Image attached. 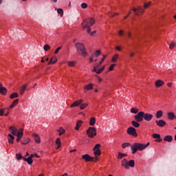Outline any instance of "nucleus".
Instances as JSON below:
<instances>
[{
	"mask_svg": "<svg viewBox=\"0 0 176 176\" xmlns=\"http://www.w3.org/2000/svg\"><path fill=\"white\" fill-rule=\"evenodd\" d=\"M105 58H107V55H103V58L102 59V61L99 63V65H101V64H102V62L104 61V60H105Z\"/></svg>",
	"mask_w": 176,
	"mask_h": 176,
	"instance_id": "5fc2aeb1",
	"label": "nucleus"
},
{
	"mask_svg": "<svg viewBox=\"0 0 176 176\" xmlns=\"http://www.w3.org/2000/svg\"><path fill=\"white\" fill-rule=\"evenodd\" d=\"M91 26H88L87 28V32L88 34H90V32H91Z\"/></svg>",
	"mask_w": 176,
	"mask_h": 176,
	"instance_id": "6e6d98bb",
	"label": "nucleus"
},
{
	"mask_svg": "<svg viewBox=\"0 0 176 176\" xmlns=\"http://www.w3.org/2000/svg\"><path fill=\"white\" fill-rule=\"evenodd\" d=\"M24 135V132H23V129H20L18 131V133L16 134L17 138H16V142H19L20 140L23 138V135Z\"/></svg>",
	"mask_w": 176,
	"mask_h": 176,
	"instance_id": "1a4fd4ad",
	"label": "nucleus"
},
{
	"mask_svg": "<svg viewBox=\"0 0 176 176\" xmlns=\"http://www.w3.org/2000/svg\"><path fill=\"white\" fill-rule=\"evenodd\" d=\"M26 89H27V84H25L20 89V91H19L20 94L21 95L24 94V91H25Z\"/></svg>",
	"mask_w": 176,
	"mask_h": 176,
	"instance_id": "412c9836",
	"label": "nucleus"
},
{
	"mask_svg": "<svg viewBox=\"0 0 176 176\" xmlns=\"http://www.w3.org/2000/svg\"><path fill=\"white\" fill-rule=\"evenodd\" d=\"M57 131L59 133V135H63V134L65 133V130L63 129V127H60L59 129L57 130Z\"/></svg>",
	"mask_w": 176,
	"mask_h": 176,
	"instance_id": "c756f323",
	"label": "nucleus"
},
{
	"mask_svg": "<svg viewBox=\"0 0 176 176\" xmlns=\"http://www.w3.org/2000/svg\"><path fill=\"white\" fill-rule=\"evenodd\" d=\"M151 2L144 3V9H146V8H148V6H151Z\"/></svg>",
	"mask_w": 176,
	"mask_h": 176,
	"instance_id": "3c124183",
	"label": "nucleus"
},
{
	"mask_svg": "<svg viewBox=\"0 0 176 176\" xmlns=\"http://www.w3.org/2000/svg\"><path fill=\"white\" fill-rule=\"evenodd\" d=\"M144 9L141 8V6L138 7V13H143Z\"/></svg>",
	"mask_w": 176,
	"mask_h": 176,
	"instance_id": "864d4df0",
	"label": "nucleus"
},
{
	"mask_svg": "<svg viewBox=\"0 0 176 176\" xmlns=\"http://www.w3.org/2000/svg\"><path fill=\"white\" fill-rule=\"evenodd\" d=\"M55 143L56 145H58V146H61V139H60V138H58L55 141Z\"/></svg>",
	"mask_w": 176,
	"mask_h": 176,
	"instance_id": "4c0bfd02",
	"label": "nucleus"
},
{
	"mask_svg": "<svg viewBox=\"0 0 176 176\" xmlns=\"http://www.w3.org/2000/svg\"><path fill=\"white\" fill-rule=\"evenodd\" d=\"M23 159L25 162H28V164L31 165L32 164V163H34V161L30 157H28V158L23 157Z\"/></svg>",
	"mask_w": 176,
	"mask_h": 176,
	"instance_id": "a211bd4d",
	"label": "nucleus"
},
{
	"mask_svg": "<svg viewBox=\"0 0 176 176\" xmlns=\"http://www.w3.org/2000/svg\"><path fill=\"white\" fill-rule=\"evenodd\" d=\"M32 137L36 144H41V138L37 133H33Z\"/></svg>",
	"mask_w": 176,
	"mask_h": 176,
	"instance_id": "4468645a",
	"label": "nucleus"
},
{
	"mask_svg": "<svg viewBox=\"0 0 176 176\" xmlns=\"http://www.w3.org/2000/svg\"><path fill=\"white\" fill-rule=\"evenodd\" d=\"M174 47H175V43H174V42H172L171 44L169 45V49H170V50H173Z\"/></svg>",
	"mask_w": 176,
	"mask_h": 176,
	"instance_id": "c03bdc74",
	"label": "nucleus"
},
{
	"mask_svg": "<svg viewBox=\"0 0 176 176\" xmlns=\"http://www.w3.org/2000/svg\"><path fill=\"white\" fill-rule=\"evenodd\" d=\"M155 123L157 126H159V127H164V126L166 124V122L163 120H156Z\"/></svg>",
	"mask_w": 176,
	"mask_h": 176,
	"instance_id": "f8f14e48",
	"label": "nucleus"
},
{
	"mask_svg": "<svg viewBox=\"0 0 176 176\" xmlns=\"http://www.w3.org/2000/svg\"><path fill=\"white\" fill-rule=\"evenodd\" d=\"M96 23V21L93 19V18H88L87 19H85L82 23V27L83 30L87 28L88 26L91 27L94 23Z\"/></svg>",
	"mask_w": 176,
	"mask_h": 176,
	"instance_id": "39448f33",
	"label": "nucleus"
},
{
	"mask_svg": "<svg viewBox=\"0 0 176 176\" xmlns=\"http://www.w3.org/2000/svg\"><path fill=\"white\" fill-rule=\"evenodd\" d=\"M135 166V162L133 160L128 161V167H134Z\"/></svg>",
	"mask_w": 176,
	"mask_h": 176,
	"instance_id": "5701e85b",
	"label": "nucleus"
},
{
	"mask_svg": "<svg viewBox=\"0 0 176 176\" xmlns=\"http://www.w3.org/2000/svg\"><path fill=\"white\" fill-rule=\"evenodd\" d=\"M118 57H119V54H116L111 59L112 63H116L118 61Z\"/></svg>",
	"mask_w": 176,
	"mask_h": 176,
	"instance_id": "7c9ffc66",
	"label": "nucleus"
},
{
	"mask_svg": "<svg viewBox=\"0 0 176 176\" xmlns=\"http://www.w3.org/2000/svg\"><path fill=\"white\" fill-rule=\"evenodd\" d=\"M29 157L32 160L33 157H35V154L30 155V156H29Z\"/></svg>",
	"mask_w": 176,
	"mask_h": 176,
	"instance_id": "0e129e2a",
	"label": "nucleus"
},
{
	"mask_svg": "<svg viewBox=\"0 0 176 176\" xmlns=\"http://www.w3.org/2000/svg\"><path fill=\"white\" fill-rule=\"evenodd\" d=\"M164 141H166V142H171L173 141L172 135H166L164 138Z\"/></svg>",
	"mask_w": 176,
	"mask_h": 176,
	"instance_id": "6ab92c4d",
	"label": "nucleus"
},
{
	"mask_svg": "<svg viewBox=\"0 0 176 176\" xmlns=\"http://www.w3.org/2000/svg\"><path fill=\"white\" fill-rule=\"evenodd\" d=\"M21 144H22L23 145H27V144H28V142H30V138H25L24 140H23V141H21Z\"/></svg>",
	"mask_w": 176,
	"mask_h": 176,
	"instance_id": "bb28decb",
	"label": "nucleus"
},
{
	"mask_svg": "<svg viewBox=\"0 0 176 176\" xmlns=\"http://www.w3.org/2000/svg\"><path fill=\"white\" fill-rule=\"evenodd\" d=\"M126 132L129 135H133V137H137L138 135V134H137V131L133 126L128 128Z\"/></svg>",
	"mask_w": 176,
	"mask_h": 176,
	"instance_id": "0eeeda50",
	"label": "nucleus"
},
{
	"mask_svg": "<svg viewBox=\"0 0 176 176\" xmlns=\"http://www.w3.org/2000/svg\"><path fill=\"white\" fill-rule=\"evenodd\" d=\"M149 144H150L149 142H148V143L146 144H143V148H144V150L146 149V148H148V146H149Z\"/></svg>",
	"mask_w": 176,
	"mask_h": 176,
	"instance_id": "4d7b16f0",
	"label": "nucleus"
},
{
	"mask_svg": "<svg viewBox=\"0 0 176 176\" xmlns=\"http://www.w3.org/2000/svg\"><path fill=\"white\" fill-rule=\"evenodd\" d=\"M53 58V59L51 60L52 64H56V63H57V58L54 57V58Z\"/></svg>",
	"mask_w": 176,
	"mask_h": 176,
	"instance_id": "de8ad7c7",
	"label": "nucleus"
},
{
	"mask_svg": "<svg viewBox=\"0 0 176 176\" xmlns=\"http://www.w3.org/2000/svg\"><path fill=\"white\" fill-rule=\"evenodd\" d=\"M55 10H57V13L58 14H60V17H63V14H64V11L63 10V9L61 8H56Z\"/></svg>",
	"mask_w": 176,
	"mask_h": 176,
	"instance_id": "a878e982",
	"label": "nucleus"
},
{
	"mask_svg": "<svg viewBox=\"0 0 176 176\" xmlns=\"http://www.w3.org/2000/svg\"><path fill=\"white\" fill-rule=\"evenodd\" d=\"M161 137H162V135H160V134H159V133L153 134V138H155V141L157 142H162L163 141L162 139H160Z\"/></svg>",
	"mask_w": 176,
	"mask_h": 176,
	"instance_id": "ddd939ff",
	"label": "nucleus"
},
{
	"mask_svg": "<svg viewBox=\"0 0 176 176\" xmlns=\"http://www.w3.org/2000/svg\"><path fill=\"white\" fill-rule=\"evenodd\" d=\"M119 34L120 35H123V30H120L119 31Z\"/></svg>",
	"mask_w": 176,
	"mask_h": 176,
	"instance_id": "338daca9",
	"label": "nucleus"
},
{
	"mask_svg": "<svg viewBox=\"0 0 176 176\" xmlns=\"http://www.w3.org/2000/svg\"><path fill=\"white\" fill-rule=\"evenodd\" d=\"M81 8L82 9H87V3H81Z\"/></svg>",
	"mask_w": 176,
	"mask_h": 176,
	"instance_id": "a18cd8bd",
	"label": "nucleus"
},
{
	"mask_svg": "<svg viewBox=\"0 0 176 176\" xmlns=\"http://www.w3.org/2000/svg\"><path fill=\"white\" fill-rule=\"evenodd\" d=\"M87 105H89V104H87V103H81L80 104V109L81 110H83V109H85V108H86V107H87Z\"/></svg>",
	"mask_w": 176,
	"mask_h": 176,
	"instance_id": "473e14b6",
	"label": "nucleus"
},
{
	"mask_svg": "<svg viewBox=\"0 0 176 176\" xmlns=\"http://www.w3.org/2000/svg\"><path fill=\"white\" fill-rule=\"evenodd\" d=\"M89 124L90 126H94L96 124V118L92 117L90 118Z\"/></svg>",
	"mask_w": 176,
	"mask_h": 176,
	"instance_id": "393cba45",
	"label": "nucleus"
},
{
	"mask_svg": "<svg viewBox=\"0 0 176 176\" xmlns=\"http://www.w3.org/2000/svg\"><path fill=\"white\" fill-rule=\"evenodd\" d=\"M127 146H130V143L124 142L122 144V149H126Z\"/></svg>",
	"mask_w": 176,
	"mask_h": 176,
	"instance_id": "c9c22d12",
	"label": "nucleus"
},
{
	"mask_svg": "<svg viewBox=\"0 0 176 176\" xmlns=\"http://www.w3.org/2000/svg\"><path fill=\"white\" fill-rule=\"evenodd\" d=\"M16 157L17 160H21V159H23V155H21V153H16Z\"/></svg>",
	"mask_w": 176,
	"mask_h": 176,
	"instance_id": "79ce46f5",
	"label": "nucleus"
},
{
	"mask_svg": "<svg viewBox=\"0 0 176 176\" xmlns=\"http://www.w3.org/2000/svg\"><path fill=\"white\" fill-rule=\"evenodd\" d=\"M116 50H118L119 52H120V50H121L120 47H119V46L116 47Z\"/></svg>",
	"mask_w": 176,
	"mask_h": 176,
	"instance_id": "69168bd1",
	"label": "nucleus"
},
{
	"mask_svg": "<svg viewBox=\"0 0 176 176\" xmlns=\"http://www.w3.org/2000/svg\"><path fill=\"white\" fill-rule=\"evenodd\" d=\"M124 156H127V154L122 153H118V159H123Z\"/></svg>",
	"mask_w": 176,
	"mask_h": 176,
	"instance_id": "e433bc0d",
	"label": "nucleus"
},
{
	"mask_svg": "<svg viewBox=\"0 0 176 176\" xmlns=\"http://www.w3.org/2000/svg\"><path fill=\"white\" fill-rule=\"evenodd\" d=\"M168 118L169 120H173L175 118V115L173 112L168 113Z\"/></svg>",
	"mask_w": 176,
	"mask_h": 176,
	"instance_id": "aec40b11",
	"label": "nucleus"
},
{
	"mask_svg": "<svg viewBox=\"0 0 176 176\" xmlns=\"http://www.w3.org/2000/svg\"><path fill=\"white\" fill-rule=\"evenodd\" d=\"M84 89H85V91H88V90H92V89H93V84L90 83V84L87 85H85L84 87Z\"/></svg>",
	"mask_w": 176,
	"mask_h": 176,
	"instance_id": "4be33fe9",
	"label": "nucleus"
},
{
	"mask_svg": "<svg viewBox=\"0 0 176 176\" xmlns=\"http://www.w3.org/2000/svg\"><path fill=\"white\" fill-rule=\"evenodd\" d=\"M131 113H135V114L138 113V109L131 108Z\"/></svg>",
	"mask_w": 176,
	"mask_h": 176,
	"instance_id": "58836bf2",
	"label": "nucleus"
},
{
	"mask_svg": "<svg viewBox=\"0 0 176 176\" xmlns=\"http://www.w3.org/2000/svg\"><path fill=\"white\" fill-rule=\"evenodd\" d=\"M92 72H96L97 73V67L96 66L94 67L93 69L91 70Z\"/></svg>",
	"mask_w": 176,
	"mask_h": 176,
	"instance_id": "bf43d9fd",
	"label": "nucleus"
},
{
	"mask_svg": "<svg viewBox=\"0 0 176 176\" xmlns=\"http://www.w3.org/2000/svg\"><path fill=\"white\" fill-rule=\"evenodd\" d=\"M94 56V55H91V57L89 58V63H93V61H94V59L93 58Z\"/></svg>",
	"mask_w": 176,
	"mask_h": 176,
	"instance_id": "13d9d810",
	"label": "nucleus"
},
{
	"mask_svg": "<svg viewBox=\"0 0 176 176\" xmlns=\"http://www.w3.org/2000/svg\"><path fill=\"white\" fill-rule=\"evenodd\" d=\"M83 122L82 120H78L77 124H76V126L75 127L76 130H79V128L80 127V126H82V123Z\"/></svg>",
	"mask_w": 176,
	"mask_h": 176,
	"instance_id": "c85d7f7f",
	"label": "nucleus"
},
{
	"mask_svg": "<svg viewBox=\"0 0 176 176\" xmlns=\"http://www.w3.org/2000/svg\"><path fill=\"white\" fill-rule=\"evenodd\" d=\"M87 135L89 138H94L97 135V130L95 127L89 126L87 130Z\"/></svg>",
	"mask_w": 176,
	"mask_h": 176,
	"instance_id": "423d86ee",
	"label": "nucleus"
},
{
	"mask_svg": "<svg viewBox=\"0 0 176 176\" xmlns=\"http://www.w3.org/2000/svg\"><path fill=\"white\" fill-rule=\"evenodd\" d=\"M17 104H19V99H16L15 100L13 101L12 104H11L10 106V109L14 108V107H16Z\"/></svg>",
	"mask_w": 176,
	"mask_h": 176,
	"instance_id": "b1692460",
	"label": "nucleus"
},
{
	"mask_svg": "<svg viewBox=\"0 0 176 176\" xmlns=\"http://www.w3.org/2000/svg\"><path fill=\"white\" fill-rule=\"evenodd\" d=\"M17 97H19V94H17V93H16V92L12 94L10 96V98H11V99L17 98Z\"/></svg>",
	"mask_w": 176,
	"mask_h": 176,
	"instance_id": "2f4dec72",
	"label": "nucleus"
},
{
	"mask_svg": "<svg viewBox=\"0 0 176 176\" xmlns=\"http://www.w3.org/2000/svg\"><path fill=\"white\" fill-rule=\"evenodd\" d=\"M95 34H96V32L94 31V32H91L90 35H91V36H93Z\"/></svg>",
	"mask_w": 176,
	"mask_h": 176,
	"instance_id": "e2e57ef3",
	"label": "nucleus"
},
{
	"mask_svg": "<svg viewBox=\"0 0 176 176\" xmlns=\"http://www.w3.org/2000/svg\"><path fill=\"white\" fill-rule=\"evenodd\" d=\"M116 65H115V64H112L110 67H109V71H113V68H115V66H116Z\"/></svg>",
	"mask_w": 176,
	"mask_h": 176,
	"instance_id": "8fccbe9b",
	"label": "nucleus"
},
{
	"mask_svg": "<svg viewBox=\"0 0 176 176\" xmlns=\"http://www.w3.org/2000/svg\"><path fill=\"white\" fill-rule=\"evenodd\" d=\"M167 86H168V87H171V86H173V83H172V82H168V83H167Z\"/></svg>",
	"mask_w": 176,
	"mask_h": 176,
	"instance_id": "680f3d73",
	"label": "nucleus"
},
{
	"mask_svg": "<svg viewBox=\"0 0 176 176\" xmlns=\"http://www.w3.org/2000/svg\"><path fill=\"white\" fill-rule=\"evenodd\" d=\"M153 119V116L151 113H145L144 111H140L135 116V120L136 122H142L144 120L146 122H151Z\"/></svg>",
	"mask_w": 176,
	"mask_h": 176,
	"instance_id": "f257e3e1",
	"label": "nucleus"
},
{
	"mask_svg": "<svg viewBox=\"0 0 176 176\" xmlns=\"http://www.w3.org/2000/svg\"><path fill=\"white\" fill-rule=\"evenodd\" d=\"M83 102V99H79L78 100H76L73 104L70 106V108H74L75 107H79Z\"/></svg>",
	"mask_w": 176,
	"mask_h": 176,
	"instance_id": "9d476101",
	"label": "nucleus"
},
{
	"mask_svg": "<svg viewBox=\"0 0 176 176\" xmlns=\"http://www.w3.org/2000/svg\"><path fill=\"white\" fill-rule=\"evenodd\" d=\"M82 159L85 162H94V157H91L89 154H85L82 156Z\"/></svg>",
	"mask_w": 176,
	"mask_h": 176,
	"instance_id": "6e6552de",
	"label": "nucleus"
},
{
	"mask_svg": "<svg viewBox=\"0 0 176 176\" xmlns=\"http://www.w3.org/2000/svg\"><path fill=\"white\" fill-rule=\"evenodd\" d=\"M122 167H124L126 170H129L130 167L128 166V161L126 159H124L121 162Z\"/></svg>",
	"mask_w": 176,
	"mask_h": 176,
	"instance_id": "2eb2a0df",
	"label": "nucleus"
},
{
	"mask_svg": "<svg viewBox=\"0 0 176 176\" xmlns=\"http://www.w3.org/2000/svg\"><path fill=\"white\" fill-rule=\"evenodd\" d=\"M97 161H98V157H94V162H97Z\"/></svg>",
	"mask_w": 176,
	"mask_h": 176,
	"instance_id": "774afa93",
	"label": "nucleus"
},
{
	"mask_svg": "<svg viewBox=\"0 0 176 176\" xmlns=\"http://www.w3.org/2000/svg\"><path fill=\"white\" fill-rule=\"evenodd\" d=\"M76 49L78 52H81V56H83V57H86L87 56V52H86V47H85V45L82 43H76L75 44Z\"/></svg>",
	"mask_w": 176,
	"mask_h": 176,
	"instance_id": "20e7f679",
	"label": "nucleus"
},
{
	"mask_svg": "<svg viewBox=\"0 0 176 176\" xmlns=\"http://www.w3.org/2000/svg\"><path fill=\"white\" fill-rule=\"evenodd\" d=\"M132 125L133 127H140V123L137 120L135 121H132Z\"/></svg>",
	"mask_w": 176,
	"mask_h": 176,
	"instance_id": "72a5a7b5",
	"label": "nucleus"
},
{
	"mask_svg": "<svg viewBox=\"0 0 176 176\" xmlns=\"http://www.w3.org/2000/svg\"><path fill=\"white\" fill-rule=\"evenodd\" d=\"M10 133L8 136L9 138L8 139L9 144H14V135H16L19 133V130L15 126H10L9 127Z\"/></svg>",
	"mask_w": 176,
	"mask_h": 176,
	"instance_id": "f03ea898",
	"label": "nucleus"
},
{
	"mask_svg": "<svg viewBox=\"0 0 176 176\" xmlns=\"http://www.w3.org/2000/svg\"><path fill=\"white\" fill-rule=\"evenodd\" d=\"M102 72V70L101 69H99L98 70H96V74H100Z\"/></svg>",
	"mask_w": 176,
	"mask_h": 176,
	"instance_id": "052dcab7",
	"label": "nucleus"
},
{
	"mask_svg": "<svg viewBox=\"0 0 176 176\" xmlns=\"http://www.w3.org/2000/svg\"><path fill=\"white\" fill-rule=\"evenodd\" d=\"M162 116H163V111L162 110L157 111L155 114V118H157V119H161Z\"/></svg>",
	"mask_w": 176,
	"mask_h": 176,
	"instance_id": "dca6fc26",
	"label": "nucleus"
},
{
	"mask_svg": "<svg viewBox=\"0 0 176 176\" xmlns=\"http://www.w3.org/2000/svg\"><path fill=\"white\" fill-rule=\"evenodd\" d=\"M5 109H6V108L0 109V116H3L5 115Z\"/></svg>",
	"mask_w": 176,
	"mask_h": 176,
	"instance_id": "a19ab883",
	"label": "nucleus"
},
{
	"mask_svg": "<svg viewBox=\"0 0 176 176\" xmlns=\"http://www.w3.org/2000/svg\"><path fill=\"white\" fill-rule=\"evenodd\" d=\"M163 85H164V82L163 80H157L156 82H155V86L156 87H161V86H163Z\"/></svg>",
	"mask_w": 176,
	"mask_h": 176,
	"instance_id": "f3484780",
	"label": "nucleus"
},
{
	"mask_svg": "<svg viewBox=\"0 0 176 176\" xmlns=\"http://www.w3.org/2000/svg\"><path fill=\"white\" fill-rule=\"evenodd\" d=\"M132 10L134 12L135 16H140V13H138V12H137V10H138V8H133Z\"/></svg>",
	"mask_w": 176,
	"mask_h": 176,
	"instance_id": "49530a36",
	"label": "nucleus"
},
{
	"mask_svg": "<svg viewBox=\"0 0 176 176\" xmlns=\"http://www.w3.org/2000/svg\"><path fill=\"white\" fill-rule=\"evenodd\" d=\"M131 149L133 155H134V153H137L138 151L142 152V151L144 150V144L138 142L134 143L133 145H131Z\"/></svg>",
	"mask_w": 176,
	"mask_h": 176,
	"instance_id": "7ed1b4c3",
	"label": "nucleus"
},
{
	"mask_svg": "<svg viewBox=\"0 0 176 176\" xmlns=\"http://www.w3.org/2000/svg\"><path fill=\"white\" fill-rule=\"evenodd\" d=\"M94 151V154L95 156H100L101 155V150L100 149H96V150H93Z\"/></svg>",
	"mask_w": 176,
	"mask_h": 176,
	"instance_id": "cd10ccee",
	"label": "nucleus"
},
{
	"mask_svg": "<svg viewBox=\"0 0 176 176\" xmlns=\"http://www.w3.org/2000/svg\"><path fill=\"white\" fill-rule=\"evenodd\" d=\"M100 54H101V51L96 50L94 56H95V57H98V56H100Z\"/></svg>",
	"mask_w": 176,
	"mask_h": 176,
	"instance_id": "37998d69",
	"label": "nucleus"
},
{
	"mask_svg": "<svg viewBox=\"0 0 176 176\" xmlns=\"http://www.w3.org/2000/svg\"><path fill=\"white\" fill-rule=\"evenodd\" d=\"M101 146V144H97L95 146H94V151H96V150H97V149H100L99 148Z\"/></svg>",
	"mask_w": 176,
	"mask_h": 176,
	"instance_id": "09e8293b",
	"label": "nucleus"
},
{
	"mask_svg": "<svg viewBox=\"0 0 176 176\" xmlns=\"http://www.w3.org/2000/svg\"><path fill=\"white\" fill-rule=\"evenodd\" d=\"M60 50H61V47H58L55 52H54V54H58V52H60Z\"/></svg>",
	"mask_w": 176,
	"mask_h": 176,
	"instance_id": "603ef678",
	"label": "nucleus"
},
{
	"mask_svg": "<svg viewBox=\"0 0 176 176\" xmlns=\"http://www.w3.org/2000/svg\"><path fill=\"white\" fill-rule=\"evenodd\" d=\"M3 86V85L2 84V82H0V93L3 96H6V93H8V89H6V87Z\"/></svg>",
	"mask_w": 176,
	"mask_h": 176,
	"instance_id": "9b49d317",
	"label": "nucleus"
},
{
	"mask_svg": "<svg viewBox=\"0 0 176 176\" xmlns=\"http://www.w3.org/2000/svg\"><path fill=\"white\" fill-rule=\"evenodd\" d=\"M50 49V45L45 44L43 47V50L45 52H47Z\"/></svg>",
	"mask_w": 176,
	"mask_h": 176,
	"instance_id": "ea45409f",
	"label": "nucleus"
},
{
	"mask_svg": "<svg viewBox=\"0 0 176 176\" xmlns=\"http://www.w3.org/2000/svg\"><path fill=\"white\" fill-rule=\"evenodd\" d=\"M67 64L69 67H75V64H76V62L75 61H67Z\"/></svg>",
	"mask_w": 176,
	"mask_h": 176,
	"instance_id": "f704fd0d",
	"label": "nucleus"
}]
</instances>
